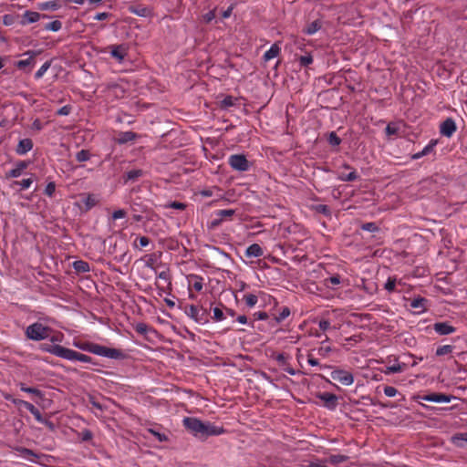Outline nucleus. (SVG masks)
Instances as JSON below:
<instances>
[{
  "mask_svg": "<svg viewBox=\"0 0 467 467\" xmlns=\"http://www.w3.org/2000/svg\"><path fill=\"white\" fill-rule=\"evenodd\" d=\"M182 422L183 426L193 436L200 439H204L210 436H218L225 432L223 427L215 425L210 421H202L194 417H185Z\"/></svg>",
  "mask_w": 467,
  "mask_h": 467,
  "instance_id": "nucleus-1",
  "label": "nucleus"
},
{
  "mask_svg": "<svg viewBox=\"0 0 467 467\" xmlns=\"http://www.w3.org/2000/svg\"><path fill=\"white\" fill-rule=\"evenodd\" d=\"M50 331V327L35 322L26 327V336L31 340L39 341L48 338Z\"/></svg>",
  "mask_w": 467,
  "mask_h": 467,
  "instance_id": "nucleus-2",
  "label": "nucleus"
},
{
  "mask_svg": "<svg viewBox=\"0 0 467 467\" xmlns=\"http://www.w3.org/2000/svg\"><path fill=\"white\" fill-rule=\"evenodd\" d=\"M88 352L100 356L106 357L109 358L119 359L123 358V353L121 350L117 348H107L99 344L93 343L91 348H88Z\"/></svg>",
  "mask_w": 467,
  "mask_h": 467,
  "instance_id": "nucleus-3",
  "label": "nucleus"
},
{
  "mask_svg": "<svg viewBox=\"0 0 467 467\" xmlns=\"http://www.w3.org/2000/svg\"><path fill=\"white\" fill-rule=\"evenodd\" d=\"M56 352L58 355V358H62L67 360H71V361L78 360V361L84 362V363H91L92 362L91 357L82 354V353H79V352L75 351L70 348H57Z\"/></svg>",
  "mask_w": 467,
  "mask_h": 467,
  "instance_id": "nucleus-4",
  "label": "nucleus"
},
{
  "mask_svg": "<svg viewBox=\"0 0 467 467\" xmlns=\"http://www.w3.org/2000/svg\"><path fill=\"white\" fill-rule=\"evenodd\" d=\"M184 312L198 324L203 325L208 323L207 310L202 307L199 308L194 305H189L185 306Z\"/></svg>",
  "mask_w": 467,
  "mask_h": 467,
  "instance_id": "nucleus-5",
  "label": "nucleus"
},
{
  "mask_svg": "<svg viewBox=\"0 0 467 467\" xmlns=\"http://www.w3.org/2000/svg\"><path fill=\"white\" fill-rule=\"evenodd\" d=\"M228 163L233 170L237 171H247L251 167V163L244 154L230 155Z\"/></svg>",
  "mask_w": 467,
  "mask_h": 467,
  "instance_id": "nucleus-6",
  "label": "nucleus"
},
{
  "mask_svg": "<svg viewBox=\"0 0 467 467\" xmlns=\"http://www.w3.org/2000/svg\"><path fill=\"white\" fill-rule=\"evenodd\" d=\"M332 379L338 381L344 386H350L354 383V376L351 372L344 369H335L330 374Z\"/></svg>",
  "mask_w": 467,
  "mask_h": 467,
  "instance_id": "nucleus-7",
  "label": "nucleus"
},
{
  "mask_svg": "<svg viewBox=\"0 0 467 467\" xmlns=\"http://www.w3.org/2000/svg\"><path fill=\"white\" fill-rule=\"evenodd\" d=\"M317 398L322 401V405L329 410H335L338 405V398L330 392H318Z\"/></svg>",
  "mask_w": 467,
  "mask_h": 467,
  "instance_id": "nucleus-8",
  "label": "nucleus"
},
{
  "mask_svg": "<svg viewBox=\"0 0 467 467\" xmlns=\"http://www.w3.org/2000/svg\"><path fill=\"white\" fill-rule=\"evenodd\" d=\"M421 399L425 401H430V402L449 403L454 399V397L451 395H446L443 393L433 392V393H430V394L422 396Z\"/></svg>",
  "mask_w": 467,
  "mask_h": 467,
  "instance_id": "nucleus-9",
  "label": "nucleus"
},
{
  "mask_svg": "<svg viewBox=\"0 0 467 467\" xmlns=\"http://www.w3.org/2000/svg\"><path fill=\"white\" fill-rule=\"evenodd\" d=\"M456 123L451 118L446 119L440 126V132L442 136L451 138L456 131Z\"/></svg>",
  "mask_w": 467,
  "mask_h": 467,
  "instance_id": "nucleus-10",
  "label": "nucleus"
},
{
  "mask_svg": "<svg viewBox=\"0 0 467 467\" xmlns=\"http://www.w3.org/2000/svg\"><path fill=\"white\" fill-rule=\"evenodd\" d=\"M433 329L437 334H439L441 336L450 335L456 331V327L450 325V323H448V322L434 323Z\"/></svg>",
  "mask_w": 467,
  "mask_h": 467,
  "instance_id": "nucleus-11",
  "label": "nucleus"
},
{
  "mask_svg": "<svg viewBox=\"0 0 467 467\" xmlns=\"http://www.w3.org/2000/svg\"><path fill=\"white\" fill-rule=\"evenodd\" d=\"M24 55H28L29 57L26 59L18 60L16 63V66L19 69H25L27 67H33L36 63L35 57H36V53L35 51H26Z\"/></svg>",
  "mask_w": 467,
  "mask_h": 467,
  "instance_id": "nucleus-12",
  "label": "nucleus"
},
{
  "mask_svg": "<svg viewBox=\"0 0 467 467\" xmlns=\"http://www.w3.org/2000/svg\"><path fill=\"white\" fill-rule=\"evenodd\" d=\"M28 163L24 161H18L16 166L7 171L6 178H18L22 175L23 171L27 168Z\"/></svg>",
  "mask_w": 467,
  "mask_h": 467,
  "instance_id": "nucleus-13",
  "label": "nucleus"
},
{
  "mask_svg": "<svg viewBox=\"0 0 467 467\" xmlns=\"http://www.w3.org/2000/svg\"><path fill=\"white\" fill-rule=\"evenodd\" d=\"M40 16L41 15L37 12L26 10L22 16L20 24L22 26H26L28 24L36 23L40 19Z\"/></svg>",
  "mask_w": 467,
  "mask_h": 467,
  "instance_id": "nucleus-14",
  "label": "nucleus"
},
{
  "mask_svg": "<svg viewBox=\"0 0 467 467\" xmlns=\"http://www.w3.org/2000/svg\"><path fill=\"white\" fill-rule=\"evenodd\" d=\"M33 148V141L30 139L20 140L16 147V153L18 155H25Z\"/></svg>",
  "mask_w": 467,
  "mask_h": 467,
  "instance_id": "nucleus-15",
  "label": "nucleus"
},
{
  "mask_svg": "<svg viewBox=\"0 0 467 467\" xmlns=\"http://www.w3.org/2000/svg\"><path fill=\"white\" fill-rule=\"evenodd\" d=\"M264 254L262 247L258 244L249 245L245 250V256L249 258L261 257Z\"/></svg>",
  "mask_w": 467,
  "mask_h": 467,
  "instance_id": "nucleus-16",
  "label": "nucleus"
},
{
  "mask_svg": "<svg viewBox=\"0 0 467 467\" xmlns=\"http://www.w3.org/2000/svg\"><path fill=\"white\" fill-rule=\"evenodd\" d=\"M138 138V134L133 131H122L119 134L117 141L119 144H125L133 141Z\"/></svg>",
  "mask_w": 467,
  "mask_h": 467,
  "instance_id": "nucleus-17",
  "label": "nucleus"
},
{
  "mask_svg": "<svg viewBox=\"0 0 467 467\" xmlns=\"http://www.w3.org/2000/svg\"><path fill=\"white\" fill-rule=\"evenodd\" d=\"M323 26V22L320 19H317L310 23L306 28L303 29V32L306 35L312 36L316 34L317 31L321 29Z\"/></svg>",
  "mask_w": 467,
  "mask_h": 467,
  "instance_id": "nucleus-18",
  "label": "nucleus"
},
{
  "mask_svg": "<svg viewBox=\"0 0 467 467\" xmlns=\"http://www.w3.org/2000/svg\"><path fill=\"white\" fill-rule=\"evenodd\" d=\"M110 50V55L116 58L119 62H121L124 60V57L126 56V50L125 47L121 45L119 46H112Z\"/></svg>",
  "mask_w": 467,
  "mask_h": 467,
  "instance_id": "nucleus-19",
  "label": "nucleus"
},
{
  "mask_svg": "<svg viewBox=\"0 0 467 467\" xmlns=\"http://www.w3.org/2000/svg\"><path fill=\"white\" fill-rule=\"evenodd\" d=\"M189 284L192 285V287L200 292L203 287V278L198 275H190L188 276Z\"/></svg>",
  "mask_w": 467,
  "mask_h": 467,
  "instance_id": "nucleus-20",
  "label": "nucleus"
},
{
  "mask_svg": "<svg viewBox=\"0 0 467 467\" xmlns=\"http://www.w3.org/2000/svg\"><path fill=\"white\" fill-rule=\"evenodd\" d=\"M144 174V171L140 169H135L127 171L124 174V182H136L140 177H141Z\"/></svg>",
  "mask_w": 467,
  "mask_h": 467,
  "instance_id": "nucleus-21",
  "label": "nucleus"
},
{
  "mask_svg": "<svg viewBox=\"0 0 467 467\" xmlns=\"http://www.w3.org/2000/svg\"><path fill=\"white\" fill-rule=\"evenodd\" d=\"M18 387L24 392L32 394V395H34V396H36V397H37L39 399H43L44 398V393L40 389H38L36 388L27 387L23 382L18 383Z\"/></svg>",
  "mask_w": 467,
  "mask_h": 467,
  "instance_id": "nucleus-22",
  "label": "nucleus"
},
{
  "mask_svg": "<svg viewBox=\"0 0 467 467\" xmlns=\"http://www.w3.org/2000/svg\"><path fill=\"white\" fill-rule=\"evenodd\" d=\"M281 52V48L277 44H273L271 47L264 54V59L269 61L276 57Z\"/></svg>",
  "mask_w": 467,
  "mask_h": 467,
  "instance_id": "nucleus-23",
  "label": "nucleus"
},
{
  "mask_svg": "<svg viewBox=\"0 0 467 467\" xmlns=\"http://www.w3.org/2000/svg\"><path fill=\"white\" fill-rule=\"evenodd\" d=\"M34 180L32 177L30 178H26V179H23L22 181H15L12 182L11 184V187L12 188H16V187H19V191H24V190H26L28 188H30V186L32 185Z\"/></svg>",
  "mask_w": 467,
  "mask_h": 467,
  "instance_id": "nucleus-24",
  "label": "nucleus"
},
{
  "mask_svg": "<svg viewBox=\"0 0 467 467\" xmlns=\"http://www.w3.org/2000/svg\"><path fill=\"white\" fill-rule=\"evenodd\" d=\"M129 11L131 14H134V15L141 16V17H146L150 14L149 8L142 6V5H137V6L130 5L129 7Z\"/></svg>",
  "mask_w": 467,
  "mask_h": 467,
  "instance_id": "nucleus-25",
  "label": "nucleus"
},
{
  "mask_svg": "<svg viewBox=\"0 0 467 467\" xmlns=\"http://www.w3.org/2000/svg\"><path fill=\"white\" fill-rule=\"evenodd\" d=\"M428 300L424 297H416V298H413L411 301H410V307L411 308H415V309H420L421 311H423L426 307V304H427Z\"/></svg>",
  "mask_w": 467,
  "mask_h": 467,
  "instance_id": "nucleus-26",
  "label": "nucleus"
},
{
  "mask_svg": "<svg viewBox=\"0 0 467 467\" xmlns=\"http://www.w3.org/2000/svg\"><path fill=\"white\" fill-rule=\"evenodd\" d=\"M26 410L35 417L37 422L47 423V420L42 417L39 410L36 409L32 403L31 405H26Z\"/></svg>",
  "mask_w": 467,
  "mask_h": 467,
  "instance_id": "nucleus-27",
  "label": "nucleus"
},
{
  "mask_svg": "<svg viewBox=\"0 0 467 467\" xmlns=\"http://www.w3.org/2000/svg\"><path fill=\"white\" fill-rule=\"evenodd\" d=\"M73 268L77 273H87L90 270L88 263L82 260L75 261L73 263Z\"/></svg>",
  "mask_w": 467,
  "mask_h": 467,
  "instance_id": "nucleus-28",
  "label": "nucleus"
},
{
  "mask_svg": "<svg viewBox=\"0 0 467 467\" xmlns=\"http://www.w3.org/2000/svg\"><path fill=\"white\" fill-rule=\"evenodd\" d=\"M214 213L217 217L222 218V220L223 221L224 219L232 218V216L235 214V210H234V209L218 210Z\"/></svg>",
  "mask_w": 467,
  "mask_h": 467,
  "instance_id": "nucleus-29",
  "label": "nucleus"
},
{
  "mask_svg": "<svg viewBox=\"0 0 467 467\" xmlns=\"http://www.w3.org/2000/svg\"><path fill=\"white\" fill-rule=\"evenodd\" d=\"M290 309L287 306H284L281 308L279 313L275 317V320L276 323H280L284 321L286 317L290 316Z\"/></svg>",
  "mask_w": 467,
  "mask_h": 467,
  "instance_id": "nucleus-30",
  "label": "nucleus"
},
{
  "mask_svg": "<svg viewBox=\"0 0 467 467\" xmlns=\"http://www.w3.org/2000/svg\"><path fill=\"white\" fill-rule=\"evenodd\" d=\"M348 460V456L342 454H332L328 457L327 461L331 464H339L345 462Z\"/></svg>",
  "mask_w": 467,
  "mask_h": 467,
  "instance_id": "nucleus-31",
  "label": "nucleus"
},
{
  "mask_svg": "<svg viewBox=\"0 0 467 467\" xmlns=\"http://www.w3.org/2000/svg\"><path fill=\"white\" fill-rule=\"evenodd\" d=\"M83 202L88 210L91 209L98 203V199L93 194H88L84 199Z\"/></svg>",
  "mask_w": 467,
  "mask_h": 467,
  "instance_id": "nucleus-32",
  "label": "nucleus"
},
{
  "mask_svg": "<svg viewBox=\"0 0 467 467\" xmlns=\"http://www.w3.org/2000/svg\"><path fill=\"white\" fill-rule=\"evenodd\" d=\"M340 282H341V280H340V276L338 275H332L324 280L325 285L328 288H332L334 285H339Z\"/></svg>",
  "mask_w": 467,
  "mask_h": 467,
  "instance_id": "nucleus-33",
  "label": "nucleus"
},
{
  "mask_svg": "<svg viewBox=\"0 0 467 467\" xmlns=\"http://www.w3.org/2000/svg\"><path fill=\"white\" fill-rule=\"evenodd\" d=\"M402 371V366L399 363L388 366L384 369H382V372L386 375L394 374V373H400Z\"/></svg>",
  "mask_w": 467,
  "mask_h": 467,
  "instance_id": "nucleus-34",
  "label": "nucleus"
},
{
  "mask_svg": "<svg viewBox=\"0 0 467 467\" xmlns=\"http://www.w3.org/2000/svg\"><path fill=\"white\" fill-rule=\"evenodd\" d=\"M57 348H66L65 347H62L60 345H57V344H44L42 346V349L44 351H47L56 357H58V355L57 354Z\"/></svg>",
  "mask_w": 467,
  "mask_h": 467,
  "instance_id": "nucleus-35",
  "label": "nucleus"
},
{
  "mask_svg": "<svg viewBox=\"0 0 467 467\" xmlns=\"http://www.w3.org/2000/svg\"><path fill=\"white\" fill-rule=\"evenodd\" d=\"M358 178V175L355 170L348 174H340L338 180L341 182H354Z\"/></svg>",
  "mask_w": 467,
  "mask_h": 467,
  "instance_id": "nucleus-36",
  "label": "nucleus"
},
{
  "mask_svg": "<svg viewBox=\"0 0 467 467\" xmlns=\"http://www.w3.org/2000/svg\"><path fill=\"white\" fill-rule=\"evenodd\" d=\"M454 347L451 346V345H443V346H440L437 349H436V356H439V357H441V356H444V355H447V354H450L452 352Z\"/></svg>",
  "mask_w": 467,
  "mask_h": 467,
  "instance_id": "nucleus-37",
  "label": "nucleus"
},
{
  "mask_svg": "<svg viewBox=\"0 0 467 467\" xmlns=\"http://www.w3.org/2000/svg\"><path fill=\"white\" fill-rule=\"evenodd\" d=\"M50 66H51V61H46L40 67V68L36 72L35 78L40 79L46 74V72L49 69Z\"/></svg>",
  "mask_w": 467,
  "mask_h": 467,
  "instance_id": "nucleus-38",
  "label": "nucleus"
},
{
  "mask_svg": "<svg viewBox=\"0 0 467 467\" xmlns=\"http://www.w3.org/2000/svg\"><path fill=\"white\" fill-rule=\"evenodd\" d=\"M62 28V23L59 20H54L50 23H47L45 26L46 30H49L52 32H57Z\"/></svg>",
  "mask_w": 467,
  "mask_h": 467,
  "instance_id": "nucleus-39",
  "label": "nucleus"
},
{
  "mask_svg": "<svg viewBox=\"0 0 467 467\" xmlns=\"http://www.w3.org/2000/svg\"><path fill=\"white\" fill-rule=\"evenodd\" d=\"M437 143V140H431L430 142L421 150V153L427 156L430 153L433 152Z\"/></svg>",
  "mask_w": 467,
  "mask_h": 467,
  "instance_id": "nucleus-40",
  "label": "nucleus"
},
{
  "mask_svg": "<svg viewBox=\"0 0 467 467\" xmlns=\"http://www.w3.org/2000/svg\"><path fill=\"white\" fill-rule=\"evenodd\" d=\"M90 153L87 150H81L77 152L76 160L79 162L87 161L90 159Z\"/></svg>",
  "mask_w": 467,
  "mask_h": 467,
  "instance_id": "nucleus-41",
  "label": "nucleus"
},
{
  "mask_svg": "<svg viewBox=\"0 0 467 467\" xmlns=\"http://www.w3.org/2000/svg\"><path fill=\"white\" fill-rule=\"evenodd\" d=\"M244 300L247 306L253 307L257 304L258 298L254 294H248L244 296Z\"/></svg>",
  "mask_w": 467,
  "mask_h": 467,
  "instance_id": "nucleus-42",
  "label": "nucleus"
},
{
  "mask_svg": "<svg viewBox=\"0 0 467 467\" xmlns=\"http://www.w3.org/2000/svg\"><path fill=\"white\" fill-rule=\"evenodd\" d=\"M360 228L363 231H367V232H369V233H376V232H378L379 230L378 225H377V223H374V222L362 223Z\"/></svg>",
  "mask_w": 467,
  "mask_h": 467,
  "instance_id": "nucleus-43",
  "label": "nucleus"
},
{
  "mask_svg": "<svg viewBox=\"0 0 467 467\" xmlns=\"http://www.w3.org/2000/svg\"><path fill=\"white\" fill-rule=\"evenodd\" d=\"M213 318L214 321L218 322V321H223L225 319V315L222 308L216 306V307L213 308Z\"/></svg>",
  "mask_w": 467,
  "mask_h": 467,
  "instance_id": "nucleus-44",
  "label": "nucleus"
},
{
  "mask_svg": "<svg viewBox=\"0 0 467 467\" xmlns=\"http://www.w3.org/2000/svg\"><path fill=\"white\" fill-rule=\"evenodd\" d=\"M19 451L21 452V455L24 458H26L31 462H34L31 457H36V454L32 450L27 449V448H21V449H19Z\"/></svg>",
  "mask_w": 467,
  "mask_h": 467,
  "instance_id": "nucleus-45",
  "label": "nucleus"
},
{
  "mask_svg": "<svg viewBox=\"0 0 467 467\" xmlns=\"http://www.w3.org/2000/svg\"><path fill=\"white\" fill-rule=\"evenodd\" d=\"M328 142L331 146H338L341 143V139L336 134L335 131L329 133Z\"/></svg>",
  "mask_w": 467,
  "mask_h": 467,
  "instance_id": "nucleus-46",
  "label": "nucleus"
},
{
  "mask_svg": "<svg viewBox=\"0 0 467 467\" xmlns=\"http://www.w3.org/2000/svg\"><path fill=\"white\" fill-rule=\"evenodd\" d=\"M313 62V57L311 55H306L301 56L299 57V63L301 67H307L308 65L312 64Z\"/></svg>",
  "mask_w": 467,
  "mask_h": 467,
  "instance_id": "nucleus-47",
  "label": "nucleus"
},
{
  "mask_svg": "<svg viewBox=\"0 0 467 467\" xmlns=\"http://www.w3.org/2000/svg\"><path fill=\"white\" fill-rule=\"evenodd\" d=\"M395 286H396V279L392 278V277H389L387 282L384 285V288L388 292H393L395 290Z\"/></svg>",
  "mask_w": 467,
  "mask_h": 467,
  "instance_id": "nucleus-48",
  "label": "nucleus"
},
{
  "mask_svg": "<svg viewBox=\"0 0 467 467\" xmlns=\"http://www.w3.org/2000/svg\"><path fill=\"white\" fill-rule=\"evenodd\" d=\"M16 23V16L6 14L3 16V24L5 26H12Z\"/></svg>",
  "mask_w": 467,
  "mask_h": 467,
  "instance_id": "nucleus-49",
  "label": "nucleus"
},
{
  "mask_svg": "<svg viewBox=\"0 0 467 467\" xmlns=\"http://www.w3.org/2000/svg\"><path fill=\"white\" fill-rule=\"evenodd\" d=\"M316 211L317 213H320L324 215H327V216H329L331 212H330V209L327 205L326 204H318L316 206Z\"/></svg>",
  "mask_w": 467,
  "mask_h": 467,
  "instance_id": "nucleus-50",
  "label": "nucleus"
},
{
  "mask_svg": "<svg viewBox=\"0 0 467 467\" xmlns=\"http://www.w3.org/2000/svg\"><path fill=\"white\" fill-rule=\"evenodd\" d=\"M397 393H398L397 389L392 386H386L384 388V394L387 397H389V398L395 397L397 395Z\"/></svg>",
  "mask_w": 467,
  "mask_h": 467,
  "instance_id": "nucleus-51",
  "label": "nucleus"
},
{
  "mask_svg": "<svg viewBox=\"0 0 467 467\" xmlns=\"http://www.w3.org/2000/svg\"><path fill=\"white\" fill-rule=\"evenodd\" d=\"M149 431H150L153 436H155V437H156V439H157L159 441H161V442H162V441H166L168 440V437H167L164 433H161V432L156 431H154V430H152V429H150V430H149Z\"/></svg>",
  "mask_w": 467,
  "mask_h": 467,
  "instance_id": "nucleus-52",
  "label": "nucleus"
},
{
  "mask_svg": "<svg viewBox=\"0 0 467 467\" xmlns=\"http://www.w3.org/2000/svg\"><path fill=\"white\" fill-rule=\"evenodd\" d=\"M135 330L140 335H145L148 331V326L145 323H138L135 327Z\"/></svg>",
  "mask_w": 467,
  "mask_h": 467,
  "instance_id": "nucleus-53",
  "label": "nucleus"
},
{
  "mask_svg": "<svg viewBox=\"0 0 467 467\" xmlns=\"http://www.w3.org/2000/svg\"><path fill=\"white\" fill-rule=\"evenodd\" d=\"M332 348L331 347L329 346H321L318 349H317V353L318 355L322 356V357H327L330 352H331Z\"/></svg>",
  "mask_w": 467,
  "mask_h": 467,
  "instance_id": "nucleus-54",
  "label": "nucleus"
},
{
  "mask_svg": "<svg viewBox=\"0 0 467 467\" xmlns=\"http://www.w3.org/2000/svg\"><path fill=\"white\" fill-rule=\"evenodd\" d=\"M318 327L322 331H327L331 327L330 321L327 319H322L319 321Z\"/></svg>",
  "mask_w": 467,
  "mask_h": 467,
  "instance_id": "nucleus-55",
  "label": "nucleus"
},
{
  "mask_svg": "<svg viewBox=\"0 0 467 467\" xmlns=\"http://www.w3.org/2000/svg\"><path fill=\"white\" fill-rule=\"evenodd\" d=\"M222 106L224 107V108H228V107H232L234 106V98L231 97V96H228V97H225L222 102H221Z\"/></svg>",
  "mask_w": 467,
  "mask_h": 467,
  "instance_id": "nucleus-56",
  "label": "nucleus"
},
{
  "mask_svg": "<svg viewBox=\"0 0 467 467\" xmlns=\"http://www.w3.org/2000/svg\"><path fill=\"white\" fill-rule=\"evenodd\" d=\"M71 112V107L68 106V105H66V106H63L62 108H60L57 114L59 115V116H67L69 115Z\"/></svg>",
  "mask_w": 467,
  "mask_h": 467,
  "instance_id": "nucleus-57",
  "label": "nucleus"
},
{
  "mask_svg": "<svg viewBox=\"0 0 467 467\" xmlns=\"http://www.w3.org/2000/svg\"><path fill=\"white\" fill-rule=\"evenodd\" d=\"M127 213L123 209L116 210L112 213V219L118 220L124 218L126 216Z\"/></svg>",
  "mask_w": 467,
  "mask_h": 467,
  "instance_id": "nucleus-58",
  "label": "nucleus"
},
{
  "mask_svg": "<svg viewBox=\"0 0 467 467\" xmlns=\"http://www.w3.org/2000/svg\"><path fill=\"white\" fill-rule=\"evenodd\" d=\"M166 207L173 208V209H176V210H184L186 205L183 202H171Z\"/></svg>",
  "mask_w": 467,
  "mask_h": 467,
  "instance_id": "nucleus-59",
  "label": "nucleus"
},
{
  "mask_svg": "<svg viewBox=\"0 0 467 467\" xmlns=\"http://www.w3.org/2000/svg\"><path fill=\"white\" fill-rule=\"evenodd\" d=\"M55 190H56V185L54 182H49L47 183V185L46 186V189H45V193L47 195V196H52L55 192Z\"/></svg>",
  "mask_w": 467,
  "mask_h": 467,
  "instance_id": "nucleus-60",
  "label": "nucleus"
},
{
  "mask_svg": "<svg viewBox=\"0 0 467 467\" xmlns=\"http://www.w3.org/2000/svg\"><path fill=\"white\" fill-rule=\"evenodd\" d=\"M11 402L13 404H15L16 406H23L26 409V405H31L30 402L28 401H26V400H19V399H14V400H11Z\"/></svg>",
  "mask_w": 467,
  "mask_h": 467,
  "instance_id": "nucleus-61",
  "label": "nucleus"
},
{
  "mask_svg": "<svg viewBox=\"0 0 467 467\" xmlns=\"http://www.w3.org/2000/svg\"><path fill=\"white\" fill-rule=\"evenodd\" d=\"M92 346H93V343H88V342L76 344L77 348H78L81 350L88 351V348H91Z\"/></svg>",
  "mask_w": 467,
  "mask_h": 467,
  "instance_id": "nucleus-62",
  "label": "nucleus"
},
{
  "mask_svg": "<svg viewBox=\"0 0 467 467\" xmlns=\"http://www.w3.org/2000/svg\"><path fill=\"white\" fill-rule=\"evenodd\" d=\"M254 317L257 319V320H266L267 317H268V315L266 312H256L254 314Z\"/></svg>",
  "mask_w": 467,
  "mask_h": 467,
  "instance_id": "nucleus-63",
  "label": "nucleus"
},
{
  "mask_svg": "<svg viewBox=\"0 0 467 467\" xmlns=\"http://www.w3.org/2000/svg\"><path fill=\"white\" fill-rule=\"evenodd\" d=\"M92 438V433L90 431L88 430H84L82 432H81V439L83 441H89L90 439Z\"/></svg>",
  "mask_w": 467,
  "mask_h": 467,
  "instance_id": "nucleus-64",
  "label": "nucleus"
}]
</instances>
